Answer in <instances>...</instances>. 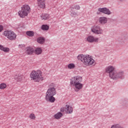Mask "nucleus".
I'll use <instances>...</instances> for the list:
<instances>
[{
  "instance_id": "3",
  "label": "nucleus",
  "mask_w": 128,
  "mask_h": 128,
  "mask_svg": "<svg viewBox=\"0 0 128 128\" xmlns=\"http://www.w3.org/2000/svg\"><path fill=\"white\" fill-rule=\"evenodd\" d=\"M82 78L80 76H75L71 78L70 84L73 86L75 92H80L82 90L84 84H82Z\"/></svg>"
},
{
  "instance_id": "2",
  "label": "nucleus",
  "mask_w": 128,
  "mask_h": 128,
  "mask_svg": "<svg viewBox=\"0 0 128 128\" xmlns=\"http://www.w3.org/2000/svg\"><path fill=\"white\" fill-rule=\"evenodd\" d=\"M56 84L54 83H51L49 84L50 88L48 90L46 94V102H54L56 98L54 97V96L56 94Z\"/></svg>"
},
{
  "instance_id": "8",
  "label": "nucleus",
  "mask_w": 128,
  "mask_h": 128,
  "mask_svg": "<svg viewBox=\"0 0 128 128\" xmlns=\"http://www.w3.org/2000/svg\"><path fill=\"white\" fill-rule=\"evenodd\" d=\"M91 32L96 34H100L103 32L102 29L100 26L98 25H94L92 26L91 27Z\"/></svg>"
},
{
  "instance_id": "17",
  "label": "nucleus",
  "mask_w": 128,
  "mask_h": 128,
  "mask_svg": "<svg viewBox=\"0 0 128 128\" xmlns=\"http://www.w3.org/2000/svg\"><path fill=\"white\" fill-rule=\"evenodd\" d=\"M24 78H26V76L22 74H18V77L16 78V80L18 82H22V80H24Z\"/></svg>"
},
{
  "instance_id": "9",
  "label": "nucleus",
  "mask_w": 128,
  "mask_h": 128,
  "mask_svg": "<svg viewBox=\"0 0 128 128\" xmlns=\"http://www.w3.org/2000/svg\"><path fill=\"white\" fill-rule=\"evenodd\" d=\"M116 70V67L112 66H107L105 69V72L107 74H109V76L112 78L114 76L115 72H114V70Z\"/></svg>"
},
{
  "instance_id": "33",
  "label": "nucleus",
  "mask_w": 128,
  "mask_h": 128,
  "mask_svg": "<svg viewBox=\"0 0 128 128\" xmlns=\"http://www.w3.org/2000/svg\"><path fill=\"white\" fill-rule=\"evenodd\" d=\"M98 14V13H97Z\"/></svg>"
},
{
  "instance_id": "10",
  "label": "nucleus",
  "mask_w": 128,
  "mask_h": 128,
  "mask_svg": "<svg viewBox=\"0 0 128 128\" xmlns=\"http://www.w3.org/2000/svg\"><path fill=\"white\" fill-rule=\"evenodd\" d=\"M122 76H124V71H120L118 72H114L111 78L116 80L118 78H122Z\"/></svg>"
},
{
  "instance_id": "6",
  "label": "nucleus",
  "mask_w": 128,
  "mask_h": 128,
  "mask_svg": "<svg viewBox=\"0 0 128 128\" xmlns=\"http://www.w3.org/2000/svg\"><path fill=\"white\" fill-rule=\"evenodd\" d=\"M4 36H6L9 40H14L16 38V34L12 30H6L4 32Z\"/></svg>"
},
{
  "instance_id": "29",
  "label": "nucleus",
  "mask_w": 128,
  "mask_h": 128,
  "mask_svg": "<svg viewBox=\"0 0 128 128\" xmlns=\"http://www.w3.org/2000/svg\"><path fill=\"white\" fill-rule=\"evenodd\" d=\"M4 30V26H2L0 25V32H2Z\"/></svg>"
},
{
  "instance_id": "24",
  "label": "nucleus",
  "mask_w": 128,
  "mask_h": 128,
  "mask_svg": "<svg viewBox=\"0 0 128 128\" xmlns=\"http://www.w3.org/2000/svg\"><path fill=\"white\" fill-rule=\"evenodd\" d=\"M6 84L4 82H2L0 84V90H5L6 88Z\"/></svg>"
},
{
  "instance_id": "15",
  "label": "nucleus",
  "mask_w": 128,
  "mask_h": 128,
  "mask_svg": "<svg viewBox=\"0 0 128 128\" xmlns=\"http://www.w3.org/2000/svg\"><path fill=\"white\" fill-rule=\"evenodd\" d=\"M0 50L4 52L6 54L10 52V49L8 47H4V46L0 44Z\"/></svg>"
},
{
  "instance_id": "27",
  "label": "nucleus",
  "mask_w": 128,
  "mask_h": 128,
  "mask_svg": "<svg viewBox=\"0 0 128 128\" xmlns=\"http://www.w3.org/2000/svg\"><path fill=\"white\" fill-rule=\"evenodd\" d=\"M120 126L118 124H116L111 126V128H120Z\"/></svg>"
},
{
  "instance_id": "26",
  "label": "nucleus",
  "mask_w": 128,
  "mask_h": 128,
  "mask_svg": "<svg viewBox=\"0 0 128 128\" xmlns=\"http://www.w3.org/2000/svg\"><path fill=\"white\" fill-rule=\"evenodd\" d=\"M42 30H48V28H50L48 25H42Z\"/></svg>"
},
{
  "instance_id": "14",
  "label": "nucleus",
  "mask_w": 128,
  "mask_h": 128,
  "mask_svg": "<svg viewBox=\"0 0 128 128\" xmlns=\"http://www.w3.org/2000/svg\"><path fill=\"white\" fill-rule=\"evenodd\" d=\"M98 22L100 24H106L108 22V18L105 16L100 17L98 20Z\"/></svg>"
},
{
  "instance_id": "19",
  "label": "nucleus",
  "mask_w": 128,
  "mask_h": 128,
  "mask_svg": "<svg viewBox=\"0 0 128 128\" xmlns=\"http://www.w3.org/2000/svg\"><path fill=\"white\" fill-rule=\"evenodd\" d=\"M34 48L30 47H28L26 48V54H32L34 52Z\"/></svg>"
},
{
  "instance_id": "11",
  "label": "nucleus",
  "mask_w": 128,
  "mask_h": 128,
  "mask_svg": "<svg viewBox=\"0 0 128 128\" xmlns=\"http://www.w3.org/2000/svg\"><path fill=\"white\" fill-rule=\"evenodd\" d=\"M86 42H98V38H94L92 36H89L85 39Z\"/></svg>"
},
{
  "instance_id": "12",
  "label": "nucleus",
  "mask_w": 128,
  "mask_h": 128,
  "mask_svg": "<svg viewBox=\"0 0 128 128\" xmlns=\"http://www.w3.org/2000/svg\"><path fill=\"white\" fill-rule=\"evenodd\" d=\"M98 12H102L105 14H108V16L112 14V12L110 10L106 8H100L98 9Z\"/></svg>"
},
{
  "instance_id": "13",
  "label": "nucleus",
  "mask_w": 128,
  "mask_h": 128,
  "mask_svg": "<svg viewBox=\"0 0 128 128\" xmlns=\"http://www.w3.org/2000/svg\"><path fill=\"white\" fill-rule=\"evenodd\" d=\"M38 6L40 8H46V0H37Z\"/></svg>"
},
{
  "instance_id": "16",
  "label": "nucleus",
  "mask_w": 128,
  "mask_h": 128,
  "mask_svg": "<svg viewBox=\"0 0 128 128\" xmlns=\"http://www.w3.org/2000/svg\"><path fill=\"white\" fill-rule=\"evenodd\" d=\"M34 52L35 54H37V56L42 54V48L38 47L35 49Z\"/></svg>"
},
{
  "instance_id": "21",
  "label": "nucleus",
  "mask_w": 128,
  "mask_h": 128,
  "mask_svg": "<svg viewBox=\"0 0 128 128\" xmlns=\"http://www.w3.org/2000/svg\"><path fill=\"white\" fill-rule=\"evenodd\" d=\"M37 42H38V44H42L44 43V38L42 37L38 38L37 40Z\"/></svg>"
},
{
  "instance_id": "31",
  "label": "nucleus",
  "mask_w": 128,
  "mask_h": 128,
  "mask_svg": "<svg viewBox=\"0 0 128 128\" xmlns=\"http://www.w3.org/2000/svg\"><path fill=\"white\" fill-rule=\"evenodd\" d=\"M76 12H74V13H72L71 14V16H74V15H76Z\"/></svg>"
},
{
  "instance_id": "28",
  "label": "nucleus",
  "mask_w": 128,
  "mask_h": 128,
  "mask_svg": "<svg viewBox=\"0 0 128 128\" xmlns=\"http://www.w3.org/2000/svg\"><path fill=\"white\" fill-rule=\"evenodd\" d=\"M74 8L75 10H78L80 8V5H75L74 6Z\"/></svg>"
},
{
  "instance_id": "7",
  "label": "nucleus",
  "mask_w": 128,
  "mask_h": 128,
  "mask_svg": "<svg viewBox=\"0 0 128 128\" xmlns=\"http://www.w3.org/2000/svg\"><path fill=\"white\" fill-rule=\"evenodd\" d=\"M60 112H66L68 114H72L74 108L70 104H66L64 107H62L60 108Z\"/></svg>"
},
{
  "instance_id": "18",
  "label": "nucleus",
  "mask_w": 128,
  "mask_h": 128,
  "mask_svg": "<svg viewBox=\"0 0 128 128\" xmlns=\"http://www.w3.org/2000/svg\"><path fill=\"white\" fill-rule=\"evenodd\" d=\"M41 20H46L50 18V14H43L40 16Z\"/></svg>"
},
{
  "instance_id": "4",
  "label": "nucleus",
  "mask_w": 128,
  "mask_h": 128,
  "mask_svg": "<svg viewBox=\"0 0 128 128\" xmlns=\"http://www.w3.org/2000/svg\"><path fill=\"white\" fill-rule=\"evenodd\" d=\"M30 78L31 80H33L35 82H40L44 80L42 76V72L40 70H33L30 74Z\"/></svg>"
},
{
  "instance_id": "32",
  "label": "nucleus",
  "mask_w": 128,
  "mask_h": 128,
  "mask_svg": "<svg viewBox=\"0 0 128 128\" xmlns=\"http://www.w3.org/2000/svg\"><path fill=\"white\" fill-rule=\"evenodd\" d=\"M22 24H24V23L22 22L20 23V28H22V26H22Z\"/></svg>"
},
{
  "instance_id": "25",
  "label": "nucleus",
  "mask_w": 128,
  "mask_h": 128,
  "mask_svg": "<svg viewBox=\"0 0 128 128\" xmlns=\"http://www.w3.org/2000/svg\"><path fill=\"white\" fill-rule=\"evenodd\" d=\"M26 34L28 36H34V33L32 31H28L26 32Z\"/></svg>"
},
{
  "instance_id": "1",
  "label": "nucleus",
  "mask_w": 128,
  "mask_h": 128,
  "mask_svg": "<svg viewBox=\"0 0 128 128\" xmlns=\"http://www.w3.org/2000/svg\"><path fill=\"white\" fill-rule=\"evenodd\" d=\"M77 60L81 62L86 66H94L96 64V62L92 56L89 54H80L77 56Z\"/></svg>"
},
{
  "instance_id": "22",
  "label": "nucleus",
  "mask_w": 128,
  "mask_h": 128,
  "mask_svg": "<svg viewBox=\"0 0 128 128\" xmlns=\"http://www.w3.org/2000/svg\"><path fill=\"white\" fill-rule=\"evenodd\" d=\"M54 116L56 120H60V118L62 116V112H58V113L56 114Z\"/></svg>"
},
{
  "instance_id": "30",
  "label": "nucleus",
  "mask_w": 128,
  "mask_h": 128,
  "mask_svg": "<svg viewBox=\"0 0 128 128\" xmlns=\"http://www.w3.org/2000/svg\"><path fill=\"white\" fill-rule=\"evenodd\" d=\"M19 48H24V44H20L19 45Z\"/></svg>"
},
{
  "instance_id": "23",
  "label": "nucleus",
  "mask_w": 128,
  "mask_h": 128,
  "mask_svg": "<svg viewBox=\"0 0 128 128\" xmlns=\"http://www.w3.org/2000/svg\"><path fill=\"white\" fill-rule=\"evenodd\" d=\"M29 118L32 120H35L36 118V116L34 114L32 113L29 116Z\"/></svg>"
},
{
  "instance_id": "5",
  "label": "nucleus",
  "mask_w": 128,
  "mask_h": 128,
  "mask_svg": "<svg viewBox=\"0 0 128 128\" xmlns=\"http://www.w3.org/2000/svg\"><path fill=\"white\" fill-rule=\"evenodd\" d=\"M30 12V7L28 4H25L22 6L21 10L18 12V14L20 18H24L27 16Z\"/></svg>"
},
{
  "instance_id": "20",
  "label": "nucleus",
  "mask_w": 128,
  "mask_h": 128,
  "mask_svg": "<svg viewBox=\"0 0 128 128\" xmlns=\"http://www.w3.org/2000/svg\"><path fill=\"white\" fill-rule=\"evenodd\" d=\"M68 70H74L76 68V64L74 63L69 64L68 65Z\"/></svg>"
}]
</instances>
